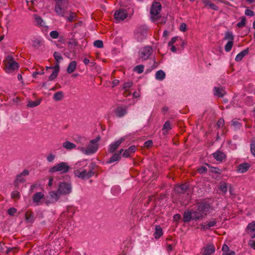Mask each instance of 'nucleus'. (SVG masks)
Returning a JSON list of instances; mask_svg holds the SVG:
<instances>
[{
	"label": "nucleus",
	"mask_w": 255,
	"mask_h": 255,
	"mask_svg": "<svg viewBox=\"0 0 255 255\" xmlns=\"http://www.w3.org/2000/svg\"><path fill=\"white\" fill-rule=\"evenodd\" d=\"M78 165L82 167L75 170L74 174L80 178L89 179L94 176L97 171V166L93 162L88 163L87 160H83L76 164L77 166Z\"/></svg>",
	"instance_id": "f257e3e1"
},
{
	"label": "nucleus",
	"mask_w": 255,
	"mask_h": 255,
	"mask_svg": "<svg viewBox=\"0 0 255 255\" xmlns=\"http://www.w3.org/2000/svg\"><path fill=\"white\" fill-rule=\"evenodd\" d=\"M72 192V186L70 183L62 182L59 183L56 191H50L49 193L50 198L54 201H57L61 195H66Z\"/></svg>",
	"instance_id": "f03ea898"
},
{
	"label": "nucleus",
	"mask_w": 255,
	"mask_h": 255,
	"mask_svg": "<svg viewBox=\"0 0 255 255\" xmlns=\"http://www.w3.org/2000/svg\"><path fill=\"white\" fill-rule=\"evenodd\" d=\"M101 139V136L98 135L96 138L90 141L86 147L82 146L79 149L81 152L86 155L92 154L97 152L99 148L98 142Z\"/></svg>",
	"instance_id": "7ed1b4c3"
},
{
	"label": "nucleus",
	"mask_w": 255,
	"mask_h": 255,
	"mask_svg": "<svg viewBox=\"0 0 255 255\" xmlns=\"http://www.w3.org/2000/svg\"><path fill=\"white\" fill-rule=\"evenodd\" d=\"M5 71L7 73H11L15 70H18L19 65L11 56H7L4 61Z\"/></svg>",
	"instance_id": "20e7f679"
},
{
	"label": "nucleus",
	"mask_w": 255,
	"mask_h": 255,
	"mask_svg": "<svg viewBox=\"0 0 255 255\" xmlns=\"http://www.w3.org/2000/svg\"><path fill=\"white\" fill-rule=\"evenodd\" d=\"M68 4V0H58L55 6V11L56 13L62 17L65 16V10Z\"/></svg>",
	"instance_id": "39448f33"
},
{
	"label": "nucleus",
	"mask_w": 255,
	"mask_h": 255,
	"mask_svg": "<svg viewBox=\"0 0 255 255\" xmlns=\"http://www.w3.org/2000/svg\"><path fill=\"white\" fill-rule=\"evenodd\" d=\"M70 169V167L67 162H62L50 168L49 172L51 173L60 172L65 173L68 172Z\"/></svg>",
	"instance_id": "423d86ee"
},
{
	"label": "nucleus",
	"mask_w": 255,
	"mask_h": 255,
	"mask_svg": "<svg viewBox=\"0 0 255 255\" xmlns=\"http://www.w3.org/2000/svg\"><path fill=\"white\" fill-rule=\"evenodd\" d=\"M161 10V4L157 1L153 2L150 8L151 18L153 21L156 20L159 18Z\"/></svg>",
	"instance_id": "0eeeda50"
},
{
	"label": "nucleus",
	"mask_w": 255,
	"mask_h": 255,
	"mask_svg": "<svg viewBox=\"0 0 255 255\" xmlns=\"http://www.w3.org/2000/svg\"><path fill=\"white\" fill-rule=\"evenodd\" d=\"M153 52L152 48L150 46H145L141 48L139 53V59L142 61L146 60L149 58Z\"/></svg>",
	"instance_id": "6e6552de"
},
{
	"label": "nucleus",
	"mask_w": 255,
	"mask_h": 255,
	"mask_svg": "<svg viewBox=\"0 0 255 255\" xmlns=\"http://www.w3.org/2000/svg\"><path fill=\"white\" fill-rule=\"evenodd\" d=\"M128 16V12L126 9H121L116 11L114 13V17L118 21L123 20Z\"/></svg>",
	"instance_id": "1a4fd4ad"
},
{
	"label": "nucleus",
	"mask_w": 255,
	"mask_h": 255,
	"mask_svg": "<svg viewBox=\"0 0 255 255\" xmlns=\"http://www.w3.org/2000/svg\"><path fill=\"white\" fill-rule=\"evenodd\" d=\"M125 140V138L124 137H122L120 138L119 140L116 141L114 143L111 144L109 145V148L108 149V152L109 153H113L119 147L120 144Z\"/></svg>",
	"instance_id": "9d476101"
},
{
	"label": "nucleus",
	"mask_w": 255,
	"mask_h": 255,
	"mask_svg": "<svg viewBox=\"0 0 255 255\" xmlns=\"http://www.w3.org/2000/svg\"><path fill=\"white\" fill-rule=\"evenodd\" d=\"M215 251V248L213 244H208L202 248L201 253L202 255H210Z\"/></svg>",
	"instance_id": "9b49d317"
},
{
	"label": "nucleus",
	"mask_w": 255,
	"mask_h": 255,
	"mask_svg": "<svg viewBox=\"0 0 255 255\" xmlns=\"http://www.w3.org/2000/svg\"><path fill=\"white\" fill-rule=\"evenodd\" d=\"M210 207V204L206 202H201L197 205V210L202 213L203 214L204 212H208Z\"/></svg>",
	"instance_id": "f8f14e48"
},
{
	"label": "nucleus",
	"mask_w": 255,
	"mask_h": 255,
	"mask_svg": "<svg viewBox=\"0 0 255 255\" xmlns=\"http://www.w3.org/2000/svg\"><path fill=\"white\" fill-rule=\"evenodd\" d=\"M29 174V171L24 169L21 173L16 176V179L14 181L15 185H17L18 183H23L25 181V179L23 178V176H27Z\"/></svg>",
	"instance_id": "ddd939ff"
},
{
	"label": "nucleus",
	"mask_w": 255,
	"mask_h": 255,
	"mask_svg": "<svg viewBox=\"0 0 255 255\" xmlns=\"http://www.w3.org/2000/svg\"><path fill=\"white\" fill-rule=\"evenodd\" d=\"M246 232L250 235L252 239L255 238V221L249 223L246 229Z\"/></svg>",
	"instance_id": "4468645a"
},
{
	"label": "nucleus",
	"mask_w": 255,
	"mask_h": 255,
	"mask_svg": "<svg viewBox=\"0 0 255 255\" xmlns=\"http://www.w3.org/2000/svg\"><path fill=\"white\" fill-rule=\"evenodd\" d=\"M75 213V210L73 206H68L67 207V212H64L60 216V218L68 216L70 218H72L73 215Z\"/></svg>",
	"instance_id": "2eb2a0df"
},
{
	"label": "nucleus",
	"mask_w": 255,
	"mask_h": 255,
	"mask_svg": "<svg viewBox=\"0 0 255 255\" xmlns=\"http://www.w3.org/2000/svg\"><path fill=\"white\" fill-rule=\"evenodd\" d=\"M53 67V72L52 74L49 76L48 79L49 81H52L55 79L58 76L59 72V63H57L55 66Z\"/></svg>",
	"instance_id": "dca6fc26"
},
{
	"label": "nucleus",
	"mask_w": 255,
	"mask_h": 255,
	"mask_svg": "<svg viewBox=\"0 0 255 255\" xmlns=\"http://www.w3.org/2000/svg\"><path fill=\"white\" fill-rule=\"evenodd\" d=\"M115 115L119 118H122L127 114V108L119 107L115 111Z\"/></svg>",
	"instance_id": "f3484780"
},
{
	"label": "nucleus",
	"mask_w": 255,
	"mask_h": 255,
	"mask_svg": "<svg viewBox=\"0 0 255 255\" xmlns=\"http://www.w3.org/2000/svg\"><path fill=\"white\" fill-rule=\"evenodd\" d=\"M123 151H124V149H121L120 150V151H119L118 153H116L112 155V156L110 158L109 160L107 161V163H112L114 162L119 161L121 158V153Z\"/></svg>",
	"instance_id": "a211bd4d"
},
{
	"label": "nucleus",
	"mask_w": 255,
	"mask_h": 255,
	"mask_svg": "<svg viewBox=\"0 0 255 255\" xmlns=\"http://www.w3.org/2000/svg\"><path fill=\"white\" fill-rule=\"evenodd\" d=\"M137 149V147L135 145H131L128 149H126L123 154V156L124 157L127 158L130 156V155L134 153Z\"/></svg>",
	"instance_id": "6ab92c4d"
},
{
	"label": "nucleus",
	"mask_w": 255,
	"mask_h": 255,
	"mask_svg": "<svg viewBox=\"0 0 255 255\" xmlns=\"http://www.w3.org/2000/svg\"><path fill=\"white\" fill-rule=\"evenodd\" d=\"M250 166V165L247 162L241 163L238 166L237 171L240 173H245L248 171Z\"/></svg>",
	"instance_id": "aec40b11"
},
{
	"label": "nucleus",
	"mask_w": 255,
	"mask_h": 255,
	"mask_svg": "<svg viewBox=\"0 0 255 255\" xmlns=\"http://www.w3.org/2000/svg\"><path fill=\"white\" fill-rule=\"evenodd\" d=\"M192 213L193 220H201L204 218L205 215H207L206 213H205V215L203 214L202 213L197 210L196 211H192Z\"/></svg>",
	"instance_id": "412c9836"
},
{
	"label": "nucleus",
	"mask_w": 255,
	"mask_h": 255,
	"mask_svg": "<svg viewBox=\"0 0 255 255\" xmlns=\"http://www.w3.org/2000/svg\"><path fill=\"white\" fill-rule=\"evenodd\" d=\"M226 92L222 87H214V95L218 96L220 98H222Z\"/></svg>",
	"instance_id": "4be33fe9"
},
{
	"label": "nucleus",
	"mask_w": 255,
	"mask_h": 255,
	"mask_svg": "<svg viewBox=\"0 0 255 255\" xmlns=\"http://www.w3.org/2000/svg\"><path fill=\"white\" fill-rule=\"evenodd\" d=\"M213 157L217 161H222L223 160L226 158V155L221 151H217L213 153Z\"/></svg>",
	"instance_id": "5701e85b"
},
{
	"label": "nucleus",
	"mask_w": 255,
	"mask_h": 255,
	"mask_svg": "<svg viewBox=\"0 0 255 255\" xmlns=\"http://www.w3.org/2000/svg\"><path fill=\"white\" fill-rule=\"evenodd\" d=\"M183 216V220L184 223H188L192 220H193L192 211H185Z\"/></svg>",
	"instance_id": "b1692460"
},
{
	"label": "nucleus",
	"mask_w": 255,
	"mask_h": 255,
	"mask_svg": "<svg viewBox=\"0 0 255 255\" xmlns=\"http://www.w3.org/2000/svg\"><path fill=\"white\" fill-rule=\"evenodd\" d=\"M201 2L204 5V6H208L210 8L215 10L219 9V7L214 3H212L210 0H201Z\"/></svg>",
	"instance_id": "393cba45"
},
{
	"label": "nucleus",
	"mask_w": 255,
	"mask_h": 255,
	"mask_svg": "<svg viewBox=\"0 0 255 255\" xmlns=\"http://www.w3.org/2000/svg\"><path fill=\"white\" fill-rule=\"evenodd\" d=\"M44 197V195L42 193L40 192H37L33 195L32 200L34 203H38L40 202V200L43 199Z\"/></svg>",
	"instance_id": "a878e982"
},
{
	"label": "nucleus",
	"mask_w": 255,
	"mask_h": 255,
	"mask_svg": "<svg viewBox=\"0 0 255 255\" xmlns=\"http://www.w3.org/2000/svg\"><path fill=\"white\" fill-rule=\"evenodd\" d=\"M249 51V48L243 50L236 56L235 60L237 62L241 61L244 57L248 54Z\"/></svg>",
	"instance_id": "bb28decb"
},
{
	"label": "nucleus",
	"mask_w": 255,
	"mask_h": 255,
	"mask_svg": "<svg viewBox=\"0 0 255 255\" xmlns=\"http://www.w3.org/2000/svg\"><path fill=\"white\" fill-rule=\"evenodd\" d=\"M77 63L75 61L70 62L67 69V72L69 74L73 73L76 68Z\"/></svg>",
	"instance_id": "cd10ccee"
},
{
	"label": "nucleus",
	"mask_w": 255,
	"mask_h": 255,
	"mask_svg": "<svg viewBox=\"0 0 255 255\" xmlns=\"http://www.w3.org/2000/svg\"><path fill=\"white\" fill-rule=\"evenodd\" d=\"M163 235L162 229L159 225L155 227V231L154 233V237L156 239H159Z\"/></svg>",
	"instance_id": "c85d7f7f"
},
{
	"label": "nucleus",
	"mask_w": 255,
	"mask_h": 255,
	"mask_svg": "<svg viewBox=\"0 0 255 255\" xmlns=\"http://www.w3.org/2000/svg\"><path fill=\"white\" fill-rule=\"evenodd\" d=\"M25 220L27 222L32 223L34 221L33 214L31 211H27L25 214Z\"/></svg>",
	"instance_id": "c756f323"
},
{
	"label": "nucleus",
	"mask_w": 255,
	"mask_h": 255,
	"mask_svg": "<svg viewBox=\"0 0 255 255\" xmlns=\"http://www.w3.org/2000/svg\"><path fill=\"white\" fill-rule=\"evenodd\" d=\"M155 77L156 80L162 81L165 77V73L163 70H160L156 72Z\"/></svg>",
	"instance_id": "7c9ffc66"
},
{
	"label": "nucleus",
	"mask_w": 255,
	"mask_h": 255,
	"mask_svg": "<svg viewBox=\"0 0 255 255\" xmlns=\"http://www.w3.org/2000/svg\"><path fill=\"white\" fill-rule=\"evenodd\" d=\"M63 147L68 150H71L76 148V145L73 143H72L69 141H66L63 143Z\"/></svg>",
	"instance_id": "2f4dec72"
},
{
	"label": "nucleus",
	"mask_w": 255,
	"mask_h": 255,
	"mask_svg": "<svg viewBox=\"0 0 255 255\" xmlns=\"http://www.w3.org/2000/svg\"><path fill=\"white\" fill-rule=\"evenodd\" d=\"M64 97L63 93L62 91H58L53 95V99L56 101H61Z\"/></svg>",
	"instance_id": "473e14b6"
},
{
	"label": "nucleus",
	"mask_w": 255,
	"mask_h": 255,
	"mask_svg": "<svg viewBox=\"0 0 255 255\" xmlns=\"http://www.w3.org/2000/svg\"><path fill=\"white\" fill-rule=\"evenodd\" d=\"M41 100L38 99L35 101H29L27 104V107L29 108H34L40 105Z\"/></svg>",
	"instance_id": "72a5a7b5"
},
{
	"label": "nucleus",
	"mask_w": 255,
	"mask_h": 255,
	"mask_svg": "<svg viewBox=\"0 0 255 255\" xmlns=\"http://www.w3.org/2000/svg\"><path fill=\"white\" fill-rule=\"evenodd\" d=\"M251 151L252 154L255 156V137H252L251 139Z\"/></svg>",
	"instance_id": "f704fd0d"
},
{
	"label": "nucleus",
	"mask_w": 255,
	"mask_h": 255,
	"mask_svg": "<svg viewBox=\"0 0 255 255\" xmlns=\"http://www.w3.org/2000/svg\"><path fill=\"white\" fill-rule=\"evenodd\" d=\"M44 73V68L43 67H40L39 68H37L35 72H33L32 74V76L34 78H36L37 75H43Z\"/></svg>",
	"instance_id": "c9c22d12"
},
{
	"label": "nucleus",
	"mask_w": 255,
	"mask_h": 255,
	"mask_svg": "<svg viewBox=\"0 0 255 255\" xmlns=\"http://www.w3.org/2000/svg\"><path fill=\"white\" fill-rule=\"evenodd\" d=\"M171 129V123L169 121H166L164 124L163 125L162 128V131H163V133L165 134L164 131L166 130V131H168L169 130Z\"/></svg>",
	"instance_id": "e433bc0d"
},
{
	"label": "nucleus",
	"mask_w": 255,
	"mask_h": 255,
	"mask_svg": "<svg viewBox=\"0 0 255 255\" xmlns=\"http://www.w3.org/2000/svg\"><path fill=\"white\" fill-rule=\"evenodd\" d=\"M224 40H229V41H234V36L231 32H227L224 38Z\"/></svg>",
	"instance_id": "4c0bfd02"
},
{
	"label": "nucleus",
	"mask_w": 255,
	"mask_h": 255,
	"mask_svg": "<svg viewBox=\"0 0 255 255\" xmlns=\"http://www.w3.org/2000/svg\"><path fill=\"white\" fill-rule=\"evenodd\" d=\"M77 18L76 13L70 11L69 15L67 17V20L68 22H72Z\"/></svg>",
	"instance_id": "58836bf2"
},
{
	"label": "nucleus",
	"mask_w": 255,
	"mask_h": 255,
	"mask_svg": "<svg viewBox=\"0 0 255 255\" xmlns=\"http://www.w3.org/2000/svg\"><path fill=\"white\" fill-rule=\"evenodd\" d=\"M219 189L224 194H226L227 192V185L225 182L221 183L219 187Z\"/></svg>",
	"instance_id": "ea45409f"
},
{
	"label": "nucleus",
	"mask_w": 255,
	"mask_h": 255,
	"mask_svg": "<svg viewBox=\"0 0 255 255\" xmlns=\"http://www.w3.org/2000/svg\"><path fill=\"white\" fill-rule=\"evenodd\" d=\"M232 126L234 127L235 129H240L242 127V124L240 123L239 121L233 120L232 121Z\"/></svg>",
	"instance_id": "a19ab883"
},
{
	"label": "nucleus",
	"mask_w": 255,
	"mask_h": 255,
	"mask_svg": "<svg viewBox=\"0 0 255 255\" xmlns=\"http://www.w3.org/2000/svg\"><path fill=\"white\" fill-rule=\"evenodd\" d=\"M53 56L57 63H60V61L63 60L62 56L58 52H55L54 53Z\"/></svg>",
	"instance_id": "79ce46f5"
},
{
	"label": "nucleus",
	"mask_w": 255,
	"mask_h": 255,
	"mask_svg": "<svg viewBox=\"0 0 255 255\" xmlns=\"http://www.w3.org/2000/svg\"><path fill=\"white\" fill-rule=\"evenodd\" d=\"M241 18V21L237 23V26L240 28L243 27L245 26L247 20L245 16H242Z\"/></svg>",
	"instance_id": "37998d69"
},
{
	"label": "nucleus",
	"mask_w": 255,
	"mask_h": 255,
	"mask_svg": "<svg viewBox=\"0 0 255 255\" xmlns=\"http://www.w3.org/2000/svg\"><path fill=\"white\" fill-rule=\"evenodd\" d=\"M234 44V41H228L225 45V50L226 52H229L232 49Z\"/></svg>",
	"instance_id": "c03bdc74"
},
{
	"label": "nucleus",
	"mask_w": 255,
	"mask_h": 255,
	"mask_svg": "<svg viewBox=\"0 0 255 255\" xmlns=\"http://www.w3.org/2000/svg\"><path fill=\"white\" fill-rule=\"evenodd\" d=\"M144 68L143 65H139L134 67V71L137 72L138 74H141L143 72Z\"/></svg>",
	"instance_id": "a18cd8bd"
},
{
	"label": "nucleus",
	"mask_w": 255,
	"mask_h": 255,
	"mask_svg": "<svg viewBox=\"0 0 255 255\" xmlns=\"http://www.w3.org/2000/svg\"><path fill=\"white\" fill-rule=\"evenodd\" d=\"M94 46L97 47V48H103L104 47V44L102 40H97L94 41Z\"/></svg>",
	"instance_id": "49530a36"
},
{
	"label": "nucleus",
	"mask_w": 255,
	"mask_h": 255,
	"mask_svg": "<svg viewBox=\"0 0 255 255\" xmlns=\"http://www.w3.org/2000/svg\"><path fill=\"white\" fill-rule=\"evenodd\" d=\"M77 142L84 145L87 142V139L85 137H79L77 140Z\"/></svg>",
	"instance_id": "de8ad7c7"
},
{
	"label": "nucleus",
	"mask_w": 255,
	"mask_h": 255,
	"mask_svg": "<svg viewBox=\"0 0 255 255\" xmlns=\"http://www.w3.org/2000/svg\"><path fill=\"white\" fill-rule=\"evenodd\" d=\"M11 196L12 199H19L20 198V193L17 191H14L12 192Z\"/></svg>",
	"instance_id": "09e8293b"
},
{
	"label": "nucleus",
	"mask_w": 255,
	"mask_h": 255,
	"mask_svg": "<svg viewBox=\"0 0 255 255\" xmlns=\"http://www.w3.org/2000/svg\"><path fill=\"white\" fill-rule=\"evenodd\" d=\"M224 120L221 118L219 119L217 123V126L218 128H223L224 126Z\"/></svg>",
	"instance_id": "8fccbe9b"
},
{
	"label": "nucleus",
	"mask_w": 255,
	"mask_h": 255,
	"mask_svg": "<svg viewBox=\"0 0 255 255\" xmlns=\"http://www.w3.org/2000/svg\"><path fill=\"white\" fill-rule=\"evenodd\" d=\"M133 85V83L131 81H128L127 82H125L123 85V89L128 90L129 88H130Z\"/></svg>",
	"instance_id": "3c124183"
},
{
	"label": "nucleus",
	"mask_w": 255,
	"mask_h": 255,
	"mask_svg": "<svg viewBox=\"0 0 255 255\" xmlns=\"http://www.w3.org/2000/svg\"><path fill=\"white\" fill-rule=\"evenodd\" d=\"M55 158V155L50 153L46 157V159L49 162H52L54 161Z\"/></svg>",
	"instance_id": "603ef678"
},
{
	"label": "nucleus",
	"mask_w": 255,
	"mask_h": 255,
	"mask_svg": "<svg viewBox=\"0 0 255 255\" xmlns=\"http://www.w3.org/2000/svg\"><path fill=\"white\" fill-rule=\"evenodd\" d=\"M59 32L56 30H53L50 32V36L53 39H57L59 36Z\"/></svg>",
	"instance_id": "864d4df0"
},
{
	"label": "nucleus",
	"mask_w": 255,
	"mask_h": 255,
	"mask_svg": "<svg viewBox=\"0 0 255 255\" xmlns=\"http://www.w3.org/2000/svg\"><path fill=\"white\" fill-rule=\"evenodd\" d=\"M41 45V41L38 39H35L32 41V46L35 48H39Z\"/></svg>",
	"instance_id": "5fc2aeb1"
},
{
	"label": "nucleus",
	"mask_w": 255,
	"mask_h": 255,
	"mask_svg": "<svg viewBox=\"0 0 255 255\" xmlns=\"http://www.w3.org/2000/svg\"><path fill=\"white\" fill-rule=\"evenodd\" d=\"M206 224L208 226L207 227H208V228L209 229L211 227H214L216 225L217 221L216 219H214L212 221H211L210 222H207Z\"/></svg>",
	"instance_id": "6e6d98bb"
},
{
	"label": "nucleus",
	"mask_w": 255,
	"mask_h": 255,
	"mask_svg": "<svg viewBox=\"0 0 255 255\" xmlns=\"http://www.w3.org/2000/svg\"><path fill=\"white\" fill-rule=\"evenodd\" d=\"M182 192H185L188 189V185L186 183L181 185L179 187Z\"/></svg>",
	"instance_id": "4d7b16f0"
},
{
	"label": "nucleus",
	"mask_w": 255,
	"mask_h": 255,
	"mask_svg": "<svg viewBox=\"0 0 255 255\" xmlns=\"http://www.w3.org/2000/svg\"><path fill=\"white\" fill-rule=\"evenodd\" d=\"M17 211V210L14 208H10L7 210L8 214L10 216H13L14 213Z\"/></svg>",
	"instance_id": "13d9d810"
},
{
	"label": "nucleus",
	"mask_w": 255,
	"mask_h": 255,
	"mask_svg": "<svg viewBox=\"0 0 255 255\" xmlns=\"http://www.w3.org/2000/svg\"><path fill=\"white\" fill-rule=\"evenodd\" d=\"M153 143L152 141L151 140H148L146 141L144 143V146L146 148H149L152 146Z\"/></svg>",
	"instance_id": "bf43d9fd"
},
{
	"label": "nucleus",
	"mask_w": 255,
	"mask_h": 255,
	"mask_svg": "<svg viewBox=\"0 0 255 255\" xmlns=\"http://www.w3.org/2000/svg\"><path fill=\"white\" fill-rule=\"evenodd\" d=\"M207 168L206 167L203 166H201L198 169V172L201 174L205 173L207 172Z\"/></svg>",
	"instance_id": "052dcab7"
},
{
	"label": "nucleus",
	"mask_w": 255,
	"mask_h": 255,
	"mask_svg": "<svg viewBox=\"0 0 255 255\" xmlns=\"http://www.w3.org/2000/svg\"><path fill=\"white\" fill-rule=\"evenodd\" d=\"M245 14L248 16H252L255 15V13L253 10L249 9H247L245 11Z\"/></svg>",
	"instance_id": "680f3d73"
},
{
	"label": "nucleus",
	"mask_w": 255,
	"mask_h": 255,
	"mask_svg": "<svg viewBox=\"0 0 255 255\" xmlns=\"http://www.w3.org/2000/svg\"><path fill=\"white\" fill-rule=\"evenodd\" d=\"M211 172H214L216 174H221V170L219 169L217 167H211Z\"/></svg>",
	"instance_id": "e2e57ef3"
},
{
	"label": "nucleus",
	"mask_w": 255,
	"mask_h": 255,
	"mask_svg": "<svg viewBox=\"0 0 255 255\" xmlns=\"http://www.w3.org/2000/svg\"><path fill=\"white\" fill-rule=\"evenodd\" d=\"M180 30L183 32H185L187 30V26L185 23H182L180 26Z\"/></svg>",
	"instance_id": "0e129e2a"
},
{
	"label": "nucleus",
	"mask_w": 255,
	"mask_h": 255,
	"mask_svg": "<svg viewBox=\"0 0 255 255\" xmlns=\"http://www.w3.org/2000/svg\"><path fill=\"white\" fill-rule=\"evenodd\" d=\"M35 18L37 24L38 25H42V22H43V20L41 18V17H40L39 16H35Z\"/></svg>",
	"instance_id": "69168bd1"
},
{
	"label": "nucleus",
	"mask_w": 255,
	"mask_h": 255,
	"mask_svg": "<svg viewBox=\"0 0 255 255\" xmlns=\"http://www.w3.org/2000/svg\"><path fill=\"white\" fill-rule=\"evenodd\" d=\"M222 250L224 253H226L229 251V248L226 244H224Z\"/></svg>",
	"instance_id": "338daca9"
},
{
	"label": "nucleus",
	"mask_w": 255,
	"mask_h": 255,
	"mask_svg": "<svg viewBox=\"0 0 255 255\" xmlns=\"http://www.w3.org/2000/svg\"><path fill=\"white\" fill-rule=\"evenodd\" d=\"M181 218V216L179 214H176L173 216V221L175 222H178Z\"/></svg>",
	"instance_id": "774afa93"
}]
</instances>
